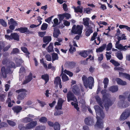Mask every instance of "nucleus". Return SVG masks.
<instances>
[{
    "label": "nucleus",
    "mask_w": 130,
    "mask_h": 130,
    "mask_svg": "<svg viewBox=\"0 0 130 130\" xmlns=\"http://www.w3.org/2000/svg\"><path fill=\"white\" fill-rule=\"evenodd\" d=\"M47 51L48 52H51L53 51V44L52 43H50V44L47 49Z\"/></svg>",
    "instance_id": "obj_33"
},
{
    "label": "nucleus",
    "mask_w": 130,
    "mask_h": 130,
    "mask_svg": "<svg viewBox=\"0 0 130 130\" xmlns=\"http://www.w3.org/2000/svg\"><path fill=\"white\" fill-rule=\"evenodd\" d=\"M89 18H84L83 19V24L86 27H89L92 26V25H89Z\"/></svg>",
    "instance_id": "obj_18"
},
{
    "label": "nucleus",
    "mask_w": 130,
    "mask_h": 130,
    "mask_svg": "<svg viewBox=\"0 0 130 130\" xmlns=\"http://www.w3.org/2000/svg\"><path fill=\"white\" fill-rule=\"evenodd\" d=\"M47 24L46 23H43L41 26V29L42 30H45L47 29Z\"/></svg>",
    "instance_id": "obj_45"
},
{
    "label": "nucleus",
    "mask_w": 130,
    "mask_h": 130,
    "mask_svg": "<svg viewBox=\"0 0 130 130\" xmlns=\"http://www.w3.org/2000/svg\"><path fill=\"white\" fill-rule=\"evenodd\" d=\"M19 128L20 130H26L27 129L26 128V125L25 127H24L21 125H20L19 126Z\"/></svg>",
    "instance_id": "obj_59"
},
{
    "label": "nucleus",
    "mask_w": 130,
    "mask_h": 130,
    "mask_svg": "<svg viewBox=\"0 0 130 130\" xmlns=\"http://www.w3.org/2000/svg\"><path fill=\"white\" fill-rule=\"evenodd\" d=\"M9 63V65L10 67L14 68H15V66L14 63L11 62H9L6 59H4L2 61V63L4 64L8 63Z\"/></svg>",
    "instance_id": "obj_17"
},
{
    "label": "nucleus",
    "mask_w": 130,
    "mask_h": 130,
    "mask_svg": "<svg viewBox=\"0 0 130 130\" xmlns=\"http://www.w3.org/2000/svg\"><path fill=\"white\" fill-rule=\"evenodd\" d=\"M45 57L46 60L48 61H50L52 60L51 57L49 54L46 55L45 56Z\"/></svg>",
    "instance_id": "obj_53"
},
{
    "label": "nucleus",
    "mask_w": 130,
    "mask_h": 130,
    "mask_svg": "<svg viewBox=\"0 0 130 130\" xmlns=\"http://www.w3.org/2000/svg\"><path fill=\"white\" fill-rule=\"evenodd\" d=\"M70 48L69 49V50L71 53H72L73 52H75L76 51L75 48L73 47L72 45H70Z\"/></svg>",
    "instance_id": "obj_47"
},
{
    "label": "nucleus",
    "mask_w": 130,
    "mask_h": 130,
    "mask_svg": "<svg viewBox=\"0 0 130 130\" xmlns=\"http://www.w3.org/2000/svg\"><path fill=\"white\" fill-rule=\"evenodd\" d=\"M130 115V110H126L120 116V120H124L127 119Z\"/></svg>",
    "instance_id": "obj_11"
},
{
    "label": "nucleus",
    "mask_w": 130,
    "mask_h": 130,
    "mask_svg": "<svg viewBox=\"0 0 130 130\" xmlns=\"http://www.w3.org/2000/svg\"><path fill=\"white\" fill-rule=\"evenodd\" d=\"M109 90L112 92H114L118 90V87L117 86H112L109 88Z\"/></svg>",
    "instance_id": "obj_23"
},
{
    "label": "nucleus",
    "mask_w": 130,
    "mask_h": 130,
    "mask_svg": "<svg viewBox=\"0 0 130 130\" xmlns=\"http://www.w3.org/2000/svg\"><path fill=\"white\" fill-rule=\"evenodd\" d=\"M103 54H100L98 56V59L99 61H101L103 59Z\"/></svg>",
    "instance_id": "obj_63"
},
{
    "label": "nucleus",
    "mask_w": 130,
    "mask_h": 130,
    "mask_svg": "<svg viewBox=\"0 0 130 130\" xmlns=\"http://www.w3.org/2000/svg\"><path fill=\"white\" fill-rule=\"evenodd\" d=\"M94 27V25L93 23H92V26L89 27H86L87 30L86 32V36H89L90 34L93 32V30H92V27Z\"/></svg>",
    "instance_id": "obj_16"
},
{
    "label": "nucleus",
    "mask_w": 130,
    "mask_h": 130,
    "mask_svg": "<svg viewBox=\"0 0 130 130\" xmlns=\"http://www.w3.org/2000/svg\"><path fill=\"white\" fill-rule=\"evenodd\" d=\"M119 76L120 77H124L130 80V75L125 73L119 72Z\"/></svg>",
    "instance_id": "obj_19"
},
{
    "label": "nucleus",
    "mask_w": 130,
    "mask_h": 130,
    "mask_svg": "<svg viewBox=\"0 0 130 130\" xmlns=\"http://www.w3.org/2000/svg\"><path fill=\"white\" fill-rule=\"evenodd\" d=\"M64 73H66L69 75L70 77H72L73 75V73L69 71L65 70L64 71Z\"/></svg>",
    "instance_id": "obj_48"
},
{
    "label": "nucleus",
    "mask_w": 130,
    "mask_h": 130,
    "mask_svg": "<svg viewBox=\"0 0 130 130\" xmlns=\"http://www.w3.org/2000/svg\"><path fill=\"white\" fill-rule=\"evenodd\" d=\"M32 120L30 118L26 117L23 118L22 120V121L24 123H27Z\"/></svg>",
    "instance_id": "obj_38"
},
{
    "label": "nucleus",
    "mask_w": 130,
    "mask_h": 130,
    "mask_svg": "<svg viewBox=\"0 0 130 130\" xmlns=\"http://www.w3.org/2000/svg\"><path fill=\"white\" fill-rule=\"evenodd\" d=\"M110 62L112 63L116 67L120 65V64L119 63L113 60H111L110 61Z\"/></svg>",
    "instance_id": "obj_42"
},
{
    "label": "nucleus",
    "mask_w": 130,
    "mask_h": 130,
    "mask_svg": "<svg viewBox=\"0 0 130 130\" xmlns=\"http://www.w3.org/2000/svg\"><path fill=\"white\" fill-rule=\"evenodd\" d=\"M82 80L84 86L86 88H88V85L89 88L90 89L92 88L93 86L94 80L92 77H89L88 78L85 75H83L82 77Z\"/></svg>",
    "instance_id": "obj_2"
},
{
    "label": "nucleus",
    "mask_w": 130,
    "mask_h": 130,
    "mask_svg": "<svg viewBox=\"0 0 130 130\" xmlns=\"http://www.w3.org/2000/svg\"><path fill=\"white\" fill-rule=\"evenodd\" d=\"M0 22L3 26L5 27L7 26V24L6 22H5L4 20L3 19H0Z\"/></svg>",
    "instance_id": "obj_52"
},
{
    "label": "nucleus",
    "mask_w": 130,
    "mask_h": 130,
    "mask_svg": "<svg viewBox=\"0 0 130 130\" xmlns=\"http://www.w3.org/2000/svg\"><path fill=\"white\" fill-rule=\"evenodd\" d=\"M89 54V52L87 51H84L81 52L79 53V54L81 56L84 58L86 57Z\"/></svg>",
    "instance_id": "obj_32"
},
{
    "label": "nucleus",
    "mask_w": 130,
    "mask_h": 130,
    "mask_svg": "<svg viewBox=\"0 0 130 130\" xmlns=\"http://www.w3.org/2000/svg\"><path fill=\"white\" fill-rule=\"evenodd\" d=\"M60 127L59 123L57 122H55L54 125V130H60Z\"/></svg>",
    "instance_id": "obj_35"
},
{
    "label": "nucleus",
    "mask_w": 130,
    "mask_h": 130,
    "mask_svg": "<svg viewBox=\"0 0 130 130\" xmlns=\"http://www.w3.org/2000/svg\"><path fill=\"white\" fill-rule=\"evenodd\" d=\"M116 80L117 83L119 85H126V83L123 81L119 78H117L116 79Z\"/></svg>",
    "instance_id": "obj_22"
},
{
    "label": "nucleus",
    "mask_w": 130,
    "mask_h": 130,
    "mask_svg": "<svg viewBox=\"0 0 130 130\" xmlns=\"http://www.w3.org/2000/svg\"><path fill=\"white\" fill-rule=\"evenodd\" d=\"M64 17H65L67 19H69L71 17L70 14L68 13H64Z\"/></svg>",
    "instance_id": "obj_58"
},
{
    "label": "nucleus",
    "mask_w": 130,
    "mask_h": 130,
    "mask_svg": "<svg viewBox=\"0 0 130 130\" xmlns=\"http://www.w3.org/2000/svg\"><path fill=\"white\" fill-rule=\"evenodd\" d=\"M7 122L9 125L12 126H15L16 124V123L13 121L8 120H7Z\"/></svg>",
    "instance_id": "obj_44"
},
{
    "label": "nucleus",
    "mask_w": 130,
    "mask_h": 130,
    "mask_svg": "<svg viewBox=\"0 0 130 130\" xmlns=\"http://www.w3.org/2000/svg\"><path fill=\"white\" fill-rule=\"evenodd\" d=\"M72 91L73 93L76 95H84L85 94L84 90L82 89L80 91V89L77 85L74 86L72 88Z\"/></svg>",
    "instance_id": "obj_5"
},
{
    "label": "nucleus",
    "mask_w": 130,
    "mask_h": 130,
    "mask_svg": "<svg viewBox=\"0 0 130 130\" xmlns=\"http://www.w3.org/2000/svg\"><path fill=\"white\" fill-rule=\"evenodd\" d=\"M8 24L10 25L9 28L12 30H14L15 26L18 25L17 22L14 21L13 18H11L10 20H8Z\"/></svg>",
    "instance_id": "obj_10"
},
{
    "label": "nucleus",
    "mask_w": 130,
    "mask_h": 130,
    "mask_svg": "<svg viewBox=\"0 0 130 130\" xmlns=\"http://www.w3.org/2000/svg\"><path fill=\"white\" fill-rule=\"evenodd\" d=\"M61 80L60 77H56L54 82V83L57 85L61 83Z\"/></svg>",
    "instance_id": "obj_39"
},
{
    "label": "nucleus",
    "mask_w": 130,
    "mask_h": 130,
    "mask_svg": "<svg viewBox=\"0 0 130 130\" xmlns=\"http://www.w3.org/2000/svg\"><path fill=\"white\" fill-rule=\"evenodd\" d=\"M39 121L41 123H45L47 121V119L45 117H42L39 119Z\"/></svg>",
    "instance_id": "obj_41"
},
{
    "label": "nucleus",
    "mask_w": 130,
    "mask_h": 130,
    "mask_svg": "<svg viewBox=\"0 0 130 130\" xmlns=\"http://www.w3.org/2000/svg\"><path fill=\"white\" fill-rule=\"evenodd\" d=\"M63 9L65 11H66L68 10L67 5L65 3H64L63 4Z\"/></svg>",
    "instance_id": "obj_64"
},
{
    "label": "nucleus",
    "mask_w": 130,
    "mask_h": 130,
    "mask_svg": "<svg viewBox=\"0 0 130 130\" xmlns=\"http://www.w3.org/2000/svg\"><path fill=\"white\" fill-rule=\"evenodd\" d=\"M109 82V80L107 78H105L103 81V83L104 84V88H106L107 87V85Z\"/></svg>",
    "instance_id": "obj_40"
},
{
    "label": "nucleus",
    "mask_w": 130,
    "mask_h": 130,
    "mask_svg": "<svg viewBox=\"0 0 130 130\" xmlns=\"http://www.w3.org/2000/svg\"><path fill=\"white\" fill-rule=\"evenodd\" d=\"M19 53V49L17 48L13 49V51L11 53L13 54H16Z\"/></svg>",
    "instance_id": "obj_55"
},
{
    "label": "nucleus",
    "mask_w": 130,
    "mask_h": 130,
    "mask_svg": "<svg viewBox=\"0 0 130 130\" xmlns=\"http://www.w3.org/2000/svg\"><path fill=\"white\" fill-rule=\"evenodd\" d=\"M117 57L119 59L121 60L123 58L122 54L121 53H118L117 54Z\"/></svg>",
    "instance_id": "obj_50"
},
{
    "label": "nucleus",
    "mask_w": 130,
    "mask_h": 130,
    "mask_svg": "<svg viewBox=\"0 0 130 130\" xmlns=\"http://www.w3.org/2000/svg\"><path fill=\"white\" fill-rule=\"evenodd\" d=\"M120 101L118 103V106L121 108H124L128 107V105L126 102L124 101L125 100L124 97L123 95H120L119 97Z\"/></svg>",
    "instance_id": "obj_9"
},
{
    "label": "nucleus",
    "mask_w": 130,
    "mask_h": 130,
    "mask_svg": "<svg viewBox=\"0 0 130 130\" xmlns=\"http://www.w3.org/2000/svg\"><path fill=\"white\" fill-rule=\"evenodd\" d=\"M15 30H18L22 33L26 32V34L30 33V31L28 30V28L26 27H21L20 28L16 29Z\"/></svg>",
    "instance_id": "obj_15"
},
{
    "label": "nucleus",
    "mask_w": 130,
    "mask_h": 130,
    "mask_svg": "<svg viewBox=\"0 0 130 130\" xmlns=\"http://www.w3.org/2000/svg\"><path fill=\"white\" fill-rule=\"evenodd\" d=\"M83 27V26L82 25H77L76 26V25H74L72 27L71 32L74 34L80 35L82 32Z\"/></svg>",
    "instance_id": "obj_6"
},
{
    "label": "nucleus",
    "mask_w": 130,
    "mask_h": 130,
    "mask_svg": "<svg viewBox=\"0 0 130 130\" xmlns=\"http://www.w3.org/2000/svg\"><path fill=\"white\" fill-rule=\"evenodd\" d=\"M63 114V112L62 111L57 110L54 113V115L55 116H57L59 115Z\"/></svg>",
    "instance_id": "obj_43"
},
{
    "label": "nucleus",
    "mask_w": 130,
    "mask_h": 130,
    "mask_svg": "<svg viewBox=\"0 0 130 130\" xmlns=\"http://www.w3.org/2000/svg\"><path fill=\"white\" fill-rule=\"evenodd\" d=\"M32 79V75L31 73H30L29 75L26 77V79L24 82L23 83V84H25L30 81Z\"/></svg>",
    "instance_id": "obj_21"
},
{
    "label": "nucleus",
    "mask_w": 130,
    "mask_h": 130,
    "mask_svg": "<svg viewBox=\"0 0 130 130\" xmlns=\"http://www.w3.org/2000/svg\"><path fill=\"white\" fill-rule=\"evenodd\" d=\"M46 33L45 31L39 32L38 33L39 36L41 37H43L45 35Z\"/></svg>",
    "instance_id": "obj_61"
},
{
    "label": "nucleus",
    "mask_w": 130,
    "mask_h": 130,
    "mask_svg": "<svg viewBox=\"0 0 130 130\" xmlns=\"http://www.w3.org/2000/svg\"><path fill=\"white\" fill-rule=\"evenodd\" d=\"M63 71V69H62ZM61 75H62V79L63 82H65L69 80V78L67 75L65 74L63 71H62Z\"/></svg>",
    "instance_id": "obj_29"
},
{
    "label": "nucleus",
    "mask_w": 130,
    "mask_h": 130,
    "mask_svg": "<svg viewBox=\"0 0 130 130\" xmlns=\"http://www.w3.org/2000/svg\"><path fill=\"white\" fill-rule=\"evenodd\" d=\"M54 24L52 26V27H54L58 25V20L57 18L54 19L53 20Z\"/></svg>",
    "instance_id": "obj_51"
},
{
    "label": "nucleus",
    "mask_w": 130,
    "mask_h": 130,
    "mask_svg": "<svg viewBox=\"0 0 130 130\" xmlns=\"http://www.w3.org/2000/svg\"><path fill=\"white\" fill-rule=\"evenodd\" d=\"M97 34H98L97 32H94L93 34V36L92 37L90 40L92 41L94 40L95 38L97 36Z\"/></svg>",
    "instance_id": "obj_54"
},
{
    "label": "nucleus",
    "mask_w": 130,
    "mask_h": 130,
    "mask_svg": "<svg viewBox=\"0 0 130 130\" xmlns=\"http://www.w3.org/2000/svg\"><path fill=\"white\" fill-rule=\"evenodd\" d=\"M5 44L4 42H0V51H1V50L3 48Z\"/></svg>",
    "instance_id": "obj_60"
},
{
    "label": "nucleus",
    "mask_w": 130,
    "mask_h": 130,
    "mask_svg": "<svg viewBox=\"0 0 130 130\" xmlns=\"http://www.w3.org/2000/svg\"><path fill=\"white\" fill-rule=\"evenodd\" d=\"M67 97L68 102H69L70 100L74 101L75 103L72 102L71 104L74 106V107L77 111L79 110V108L78 107V105L77 104V101L74 95L71 92H69L68 93Z\"/></svg>",
    "instance_id": "obj_3"
},
{
    "label": "nucleus",
    "mask_w": 130,
    "mask_h": 130,
    "mask_svg": "<svg viewBox=\"0 0 130 130\" xmlns=\"http://www.w3.org/2000/svg\"><path fill=\"white\" fill-rule=\"evenodd\" d=\"M52 57L53 61L58 60V55L56 53H53L52 55Z\"/></svg>",
    "instance_id": "obj_37"
},
{
    "label": "nucleus",
    "mask_w": 130,
    "mask_h": 130,
    "mask_svg": "<svg viewBox=\"0 0 130 130\" xmlns=\"http://www.w3.org/2000/svg\"><path fill=\"white\" fill-rule=\"evenodd\" d=\"M11 36L12 39H14L17 41L19 40V36L17 33H12L11 34Z\"/></svg>",
    "instance_id": "obj_26"
},
{
    "label": "nucleus",
    "mask_w": 130,
    "mask_h": 130,
    "mask_svg": "<svg viewBox=\"0 0 130 130\" xmlns=\"http://www.w3.org/2000/svg\"><path fill=\"white\" fill-rule=\"evenodd\" d=\"M1 73H0V78L3 77L6 78L7 76V74L10 72V69L7 67H2L1 69Z\"/></svg>",
    "instance_id": "obj_8"
},
{
    "label": "nucleus",
    "mask_w": 130,
    "mask_h": 130,
    "mask_svg": "<svg viewBox=\"0 0 130 130\" xmlns=\"http://www.w3.org/2000/svg\"><path fill=\"white\" fill-rule=\"evenodd\" d=\"M41 78L45 81V83L48 82L49 79L48 76L47 74L42 75L41 76Z\"/></svg>",
    "instance_id": "obj_34"
},
{
    "label": "nucleus",
    "mask_w": 130,
    "mask_h": 130,
    "mask_svg": "<svg viewBox=\"0 0 130 130\" xmlns=\"http://www.w3.org/2000/svg\"><path fill=\"white\" fill-rule=\"evenodd\" d=\"M83 8L82 7H80V6H78L76 8L74 7V11L76 12L82 13Z\"/></svg>",
    "instance_id": "obj_30"
},
{
    "label": "nucleus",
    "mask_w": 130,
    "mask_h": 130,
    "mask_svg": "<svg viewBox=\"0 0 130 130\" xmlns=\"http://www.w3.org/2000/svg\"><path fill=\"white\" fill-rule=\"evenodd\" d=\"M96 115L97 121L95 125V127L99 128L103 127V125L101 120L104 117V114L102 109H100L99 106H95L94 107Z\"/></svg>",
    "instance_id": "obj_1"
},
{
    "label": "nucleus",
    "mask_w": 130,
    "mask_h": 130,
    "mask_svg": "<svg viewBox=\"0 0 130 130\" xmlns=\"http://www.w3.org/2000/svg\"><path fill=\"white\" fill-rule=\"evenodd\" d=\"M16 92L18 93H21L18 96L17 99L19 100H22L26 97L27 95L26 93L27 91L25 89H21L17 90Z\"/></svg>",
    "instance_id": "obj_4"
},
{
    "label": "nucleus",
    "mask_w": 130,
    "mask_h": 130,
    "mask_svg": "<svg viewBox=\"0 0 130 130\" xmlns=\"http://www.w3.org/2000/svg\"><path fill=\"white\" fill-rule=\"evenodd\" d=\"M25 69L23 67H21L20 69L19 72L20 76L22 75L25 73Z\"/></svg>",
    "instance_id": "obj_36"
},
{
    "label": "nucleus",
    "mask_w": 130,
    "mask_h": 130,
    "mask_svg": "<svg viewBox=\"0 0 130 130\" xmlns=\"http://www.w3.org/2000/svg\"><path fill=\"white\" fill-rule=\"evenodd\" d=\"M51 38L50 36H45L43 38V41L44 43H48L51 40Z\"/></svg>",
    "instance_id": "obj_31"
},
{
    "label": "nucleus",
    "mask_w": 130,
    "mask_h": 130,
    "mask_svg": "<svg viewBox=\"0 0 130 130\" xmlns=\"http://www.w3.org/2000/svg\"><path fill=\"white\" fill-rule=\"evenodd\" d=\"M120 40H119L116 42L115 45V47L116 48L122 51H126L128 48H130V45H129L128 46H123L120 43Z\"/></svg>",
    "instance_id": "obj_7"
},
{
    "label": "nucleus",
    "mask_w": 130,
    "mask_h": 130,
    "mask_svg": "<svg viewBox=\"0 0 130 130\" xmlns=\"http://www.w3.org/2000/svg\"><path fill=\"white\" fill-rule=\"evenodd\" d=\"M45 127L44 126H41L37 127L35 130H45Z\"/></svg>",
    "instance_id": "obj_46"
},
{
    "label": "nucleus",
    "mask_w": 130,
    "mask_h": 130,
    "mask_svg": "<svg viewBox=\"0 0 130 130\" xmlns=\"http://www.w3.org/2000/svg\"><path fill=\"white\" fill-rule=\"evenodd\" d=\"M70 22L67 20H64L63 22V24L67 26H69L70 25Z\"/></svg>",
    "instance_id": "obj_62"
},
{
    "label": "nucleus",
    "mask_w": 130,
    "mask_h": 130,
    "mask_svg": "<svg viewBox=\"0 0 130 130\" xmlns=\"http://www.w3.org/2000/svg\"><path fill=\"white\" fill-rule=\"evenodd\" d=\"M112 44L111 43H109L107 45L106 47L107 51H110L112 48Z\"/></svg>",
    "instance_id": "obj_49"
},
{
    "label": "nucleus",
    "mask_w": 130,
    "mask_h": 130,
    "mask_svg": "<svg viewBox=\"0 0 130 130\" xmlns=\"http://www.w3.org/2000/svg\"><path fill=\"white\" fill-rule=\"evenodd\" d=\"M106 46V44H103L102 46L96 49V52H102L105 49Z\"/></svg>",
    "instance_id": "obj_25"
},
{
    "label": "nucleus",
    "mask_w": 130,
    "mask_h": 130,
    "mask_svg": "<svg viewBox=\"0 0 130 130\" xmlns=\"http://www.w3.org/2000/svg\"><path fill=\"white\" fill-rule=\"evenodd\" d=\"M21 49L22 50L24 53H27L28 54H29V53L28 52L27 48L24 47H21Z\"/></svg>",
    "instance_id": "obj_57"
},
{
    "label": "nucleus",
    "mask_w": 130,
    "mask_h": 130,
    "mask_svg": "<svg viewBox=\"0 0 130 130\" xmlns=\"http://www.w3.org/2000/svg\"><path fill=\"white\" fill-rule=\"evenodd\" d=\"M37 124L36 121H32L28 123L26 125V128L27 129H32L35 127Z\"/></svg>",
    "instance_id": "obj_13"
},
{
    "label": "nucleus",
    "mask_w": 130,
    "mask_h": 130,
    "mask_svg": "<svg viewBox=\"0 0 130 130\" xmlns=\"http://www.w3.org/2000/svg\"><path fill=\"white\" fill-rule=\"evenodd\" d=\"M88 120L87 119H85V123L88 125H92L94 124V122L93 120V119L91 118V119L90 120L89 122H88Z\"/></svg>",
    "instance_id": "obj_28"
},
{
    "label": "nucleus",
    "mask_w": 130,
    "mask_h": 130,
    "mask_svg": "<svg viewBox=\"0 0 130 130\" xmlns=\"http://www.w3.org/2000/svg\"><path fill=\"white\" fill-rule=\"evenodd\" d=\"M14 60L15 61L17 67L20 66L23 62V61L21 58H18L15 57L14 59Z\"/></svg>",
    "instance_id": "obj_20"
},
{
    "label": "nucleus",
    "mask_w": 130,
    "mask_h": 130,
    "mask_svg": "<svg viewBox=\"0 0 130 130\" xmlns=\"http://www.w3.org/2000/svg\"><path fill=\"white\" fill-rule=\"evenodd\" d=\"M59 31L56 28H55L54 29V32L53 36L54 37L57 38L58 36L60 34Z\"/></svg>",
    "instance_id": "obj_27"
},
{
    "label": "nucleus",
    "mask_w": 130,
    "mask_h": 130,
    "mask_svg": "<svg viewBox=\"0 0 130 130\" xmlns=\"http://www.w3.org/2000/svg\"><path fill=\"white\" fill-rule=\"evenodd\" d=\"M12 109L15 112L18 113L22 109V108L20 106H17L13 107Z\"/></svg>",
    "instance_id": "obj_24"
},
{
    "label": "nucleus",
    "mask_w": 130,
    "mask_h": 130,
    "mask_svg": "<svg viewBox=\"0 0 130 130\" xmlns=\"http://www.w3.org/2000/svg\"><path fill=\"white\" fill-rule=\"evenodd\" d=\"M113 103L110 101L107 100V99L106 98L103 101L102 104L104 105L106 109L107 110L109 106H111Z\"/></svg>",
    "instance_id": "obj_12"
},
{
    "label": "nucleus",
    "mask_w": 130,
    "mask_h": 130,
    "mask_svg": "<svg viewBox=\"0 0 130 130\" xmlns=\"http://www.w3.org/2000/svg\"><path fill=\"white\" fill-rule=\"evenodd\" d=\"M58 101L57 105L55 107V108L57 110L61 109L64 101L61 98H60L59 99Z\"/></svg>",
    "instance_id": "obj_14"
},
{
    "label": "nucleus",
    "mask_w": 130,
    "mask_h": 130,
    "mask_svg": "<svg viewBox=\"0 0 130 130\" xmlns=\"http://www.w3.org/2000/svg\"><path fill=\"white\" fill-rule=\"evenodd\" d=\"M53 16H52L51 17L45 19V22H47L48 23H51L52 18L53 17Z\"/></svg>",
    "instance_id": "obj_56"
}]
</instances>
